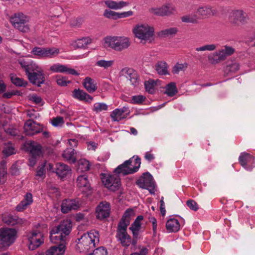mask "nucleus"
Listing matches in <instances>:
<instances>
[{
    "label": "nucleus",
    "mask_w": 255,
    "mask_h": 255,
    "mask_svg": "<svg viewBox=\"0 0 255 255\" xmlns=\"http://www.w3.org/2000/svg\"><path fill=\"white\" fill-rule=\"evenodd\" d=\"M131 160V163H128V165L130 168L131 169H133V170H135L134 169V167L136 166L137 163V166H138V169L139 168L141 162H140V158L136 155H134L130 158H129L128 160Z\"/></svg>",
    "instance_id": "obj_49"
},
{
    "label": "nucleus",
    "mask_w": 255,
    "mask_h": 255,
    "mask_svg": "<svg viewBox=\"0 0 255 255\" xmlns=\"http://www.w3.org/2000/svg\"><path fill=\"white\" fill-rule=\"evenodd\" d=\"M143 220V217L142 215L138 216L134 222L131 224L129 230L131 232L132 235L136 237L141 228V221Z\"/></svg>",
    "instance_id": "obj_28"
},
{
    "label": "nucleus",
    "mask_w": 255,
    "mask_h": 255,
    "mask_svg": "<svg viewBox=\"0 0 255 255\" xmlns=\"http://www.w3.org/2000/svg\"><path fill=\"white\" fill-rule=\"evenodd\" d=\"M104 2L107 7L114 10L121 9L123 7L129 5L128 2L123 0L116 1L113 0H105Z\"/></svg>",
    "instance_id": "obj_23"
},
{
    "label": "nucleus",
    "mask_w": 255,
    "mask_h": 255,
    "mask_svg": "<svg viewBox=\"0 0 255 255\" xmlns=\"http://www.w3.org/2000/svg\"><path fill=\"white\" fill-rule=\"evenodd\" d=\"M90 164L88 160L81 159L78 161V170L80 172H85L90 169Z\"/></svg>",
    "instance_id": "obj_44"
},
{
    "label": "nucleus",
    "mask_w": 255,
    "mask_h": 255,
    "mask_svg": "<svg viewBox=\"0 0 255 255\" xmlns=\"http://www.w3.org/2000/svg\"><path fill=\"white\" fill-rule=\"evenodd\" d=\"M29 99L36 104H40L42 102L41 98L36 94L29 96Z\"/></svg>",
    "instance_id": "obj_61"
},
{
    "label": "nucleus",
    "mask_w": 255,
    "mask_h": 255,
    "mask_svg": "<svg viewBox=\"0 0 255 255\" xmlns=\"http://www.w3.org/2000/svg\"><path fill=\"white\" fill-rule=\"evenodd\" d=\"M83 86L89 93H93L97 88L95 80L89 77L85 79L83 82Z\"/></svg>",
    "instance_id": "obj_33"
},
{
    "label": "nucleus",
    "mask_w": 255,
    "mask_h": 255,
    "mask_svg": "<svg viewBox=\"0 0 255 255\" xmlns=\"http://www.w3.org/2000/svg\"><path fill=\"white\" fill-rule=\"evenodd\" d=\"M2 152L4 155L8 156L15 153V150L11 143H7L5 144Z\"/></svg>",
    "instance_id": "obj_47"
},
{
    "label": "nucleus",
    "mask_w": 255,
    "mask_h": 255,
    "mask_svg": "<svg viewBox=\"0 0 255 255\" xmlns=\"http://www.w3.org/2000/svg\"><path fill=\"white\" fill-rule=\"evenodd\" d=\"M91 43V38L89 37H85L76 40L73 43V45L75 47L79 48H83Z\"/></svg>",
    "instance_id": "obj_37"
},
{
    "label": "nucleus",
    "mask_w": 255,
    "mask_h": 255,
    "mask_svg": "<svg viewBox=\"0 0 255 255\" xmlns=\"http://www.w3.org/2000/svg\"><path fill=\"white\" fill-rule=\"evenodd\" d=\"M156 83L154 80H148L144 83L145 89L150 94H153Z\"/></svg>",
    "instance_id": "obj_50"
},
{
    "label": "nucleus",
    "mask_w": 255,
    "mask_h": 255,
    "mask_svg": "<svg viewBox=\"0 0 255 255\" xmlns=\"http://www.w3.org/2000/svg\"><path fill=\"white\" fill-rule=\"evenodd\" d=\"M102 181L105 187L112 191L119 190L121 185L120 178L117 174H104Z\"/></svg>",
    "instance_id": "obj_7"
},
{
    "label": "nucleus",
    "mask_w": 255,
    "mask_h": 255,
    "mask_svg": "<svg viewBox=\"0 0 255 255\" xmlns=\"http://www.w3.org/2000/svg\"><path fill=\"white\" fill-rule=\"evenodd\" d=\"M15 229L3 228L0 229V248H7L12 245L16 236Z\"/></svg>",
    "instance_id": "obj_5"
},
{
    "label": "nucleus",
    "mask_w": 255,
    "mask_h": 255,
    "mask_svg": "<svg viewBox=\"0 0 255 255\" xmlns=\"http://www.w3.org/2000/svg\"><path fill=\"white\" fill-rule=\"evenodd\" d=\"M176 84L174 82H171L167 84L165 88V93L170 97L174 96L177 93Z\"/></svg>",
    "instance_id": "obj_42"
},
{
    "label": "nucleus",
    "mask_w": 255,
    "mask_h": 255,
    "mask_svg": "<svg viewBox=\"0 0 255 255\" xmlns=\"http://www.w3.org/2000/svg\"><path fill=\"white\" fill-rule=\"evenodd\" d=\"M72 96L75 99L79 101H84L87 102H91L93 98L85 92L83 90L78 89H74L73 91Z\"/></svg>",
    "instance_id": "obj_25"
},
{
    "label": "nucleus",
    "mask_w": 255,
    "mask_h": 255,
    "mask_svg": "<svg viewBox=\"0 0 255 255\" xmlns=\"http://www.w3.org/2000/svg\"><path fill=\"white\" fill-rule=\"evenodd\" d=\"M136 184L139 188L147 189L151 194H154L155 183L149 173H144L136 181Z\"/></svg>",
    "instance_id": "obj_8"
},
{
    "label": "nucleus",
    "mask_w": 255,
    "mask_h": 255,
    "mask_svg": "<svg viewBox=\"0 0 255 255\" xmlns=\"http://www.w3.org/2000/svg\"><path fill=\"white\" fill-rule=\"evenodd\" d=\"M103 15L108 18H110L114 20L118 19V12L112 11L109 9H106L105 10Z\"/></svg>",
    "instance_id": "obj_54"
},
{
    "label": "nucleus",
    "mask_w": 255,
    "mask_h": 255,
    "mask_svg": "<svg viewBox=\"0 0 255 255\" xmlns=\"http://www.w3.org/2000/svg\"><path fill=\"white\" fill-rule=\"evenodd\" d=\"M99 235L98 232L92 230L84 234L78 239L77 247L80 252L87 253L93 250L96 244L99 243Z\"/></svg>",
    "instance_id": "obj_2"
},
{
    "label": "nucleus",
    "mask_w": 255,
    "mask_h": 255,
    "mask_svg": "<svg viewBox=\"0 0 255 255\" xmlns=\"http://www.w3.org/2000/svg\"><path fill=\"white\" fill-rule=\"evenodd\" d=\"M72 228L71 223L68 220H64L51 231L50 239L52 243L60 244L62 242L66 245L65 239L69 234Z\"/></svg>",
    "instance_id": "obj_1"
},
{
    "label": "nucleus",
    "mask_w": 255,
    "mask_h": 255,
    "mask_svg": "<svg viewBox=\"0 0 255 255\" xmlns=\"http://www.w3.org/2000/svg\"><path fill=\"white\" fill-rule=\"evenodd\" d=\"M134 216L135 212L134 210L131 208L128 209L125 212L120 221L118 224V226L128 228V226L130 223L131 220Z\"/></svg>",
    "instance_id": "obj_21"
},
{
    "label": "nucleus",
    "mask_w": 255,
    "mask_h": 255,
    "mask_svg": "<svg viewBox=\"0 0 255 255\" xmlns=\"http://www.w3.org/2000/svg\"><path fill=\"white\" fill-rule=\"evenodd\" d=\"M66 249V245L63 242L57 246L51 247L45 252V255H63Z\"/></svg>",
    "instance_id": "obj_26"
},
{
    "label": "nucleus",
    "mask_w": 255,
    "mask_h": 255,
    "mask_svg": "<svg viewBox=\"0 0 255 255\" xmlns=\"http://www.w3.org/2000/svg\"><path fill=\"white\" fill-rule=\"evenodd\" d=\"M181 19L183 22L197 24L198 23L199 18L196 14H191L182 16Z\"/></svg>",
    "instance_id": "obj_39"
},
{
    "label": "nucleus",
    "mask_w": 255,
    "mask_h": 255,
    "mask_svg": "<svg viewBox=\"0 0 255 255\" xmlns=\"http://www.w3.org/2000/svg\"><path fill=\"white\" fill-rule=\"evenodd\" d=\"M6 162L2 160L0 163V184L5 181V177L7 173Z\"/></svg>",
    "instance_id": "obj_45"
},
{
    "label": "nucleus",
    "mask_w": 255,
    "mask_h": 255,
    "mask_svg": "<svg viewBox=\"0 0 255 255\" xmlns=\"http://www.w3.org/2000/svg\"><path fill=\"white\" fill-rule=\"evenodd\" d=\"M80 205V201L78 198L64 200L61 206V212L63 213H67L71 210H77Z\"/></svg>",
    "instance_id": "obj_15"
},
{
    "label": "nucleus",
    "mask_w": 255,
    "mask_h": 255,
    "mask_svg": "<svg viewBox=\"0 0 255 255\" xmlns=\"http://www.w3.org/2000/svg\"><path fill=\"white\" fill-rule=\"evenodd\" d=\"M50 70L55 73H62L78 76L79 73L75 69L68 67L67 66L61 64H55L50 67Z\"/></svg>",
    "instance_id": "obj_19"
},
{
    "label": "nucleus",
    "mask_w": 255,
    "mask_h": 255,
    "mask_svg": "<svg viewBox=\"0 0 255 255\" xmlns=\"http://www.w3.org/2000/svg\"><path fill=\"white\" fill-rule=\"evenodd\" d=\"M116 237L123 247H128L131 244V237L127 232V228L118 226Z\"/></svg>",
    "instance_id": "obj_12"
},
{
    "label": "nucleus",
    "mask_w": 255,
    "mask_h": 255,
    "mask_svg": "<svg viewBox=\"0 0 255 255\" xmlns=\"http://www.w3.org/2000/svg\"><path fill=\"white\" fill-rule=\"evenodd\" d=\"M219 50L222 54V56L224 60H225L228 56L232 55L235 52L234 48L231 46L227 45L223 46V48Z\"/></svg>",
    "instance_id": "obj_40"
},
{
    "label": "nucleus",
    "mask_w": 255,
    "mask_h": 255,
    "mask_svg": "<svg viewBox=\"0 0 255 255\" xmlns=\"http://www.w3.org/2000/svg\"><path fill=\"white\" fill-rule=\"evenodd\" d=\"M131 160H128L125 161L123 164L119 165L115 169V172L117 174H122L124 175L134 173L138 171L137 163V165L134 167L135 170H133L129 167L128 163H131Z\"/></svg>",
    "instance_id": "obj_20"
},
{
    "label": "nucleus",
    "mask_w": 255,
    "mask_h": 255,
    "mask_svg": "<svg viewBox=\"0 0 255 255\" xmlns=\"http://www.w3.org/2000/svg\"><path fill=\"white\" fill-rule=\"evenodd\" d=\"M177 31L178 30L177 28L171 27L160 31L159 32L158 35V36L162 37H168L175 35L177 32Z\"/></svg>",
    "instance_id": "obj_41"
},
{
    "label": "nucleus",
    "mask_w": 255,
    "mask_h": 255,
    "mask_svg": "<svg viewBox=\"0 0 255 255\" xmlns=\"http://www.w3.org/2000/svg\"><path fill=\"white\" fill-rule=\"evenodd\" d=\"M108 109V105L105 103H97L94 105L93 110L96 113H100L103 111H107Z\"/></svg>",
    "instance_id": "obj_53"
},
{
    "label": "nucleus",
    "mask_w": 255,
    "mask_h": 255,
    "mask_svg": "<svg viewBox=\"0 0 255 255\" xmlns=\"http://www.w3.org/2000/svg\"><path fill=\"white\" fill-rule=\"evenodd\" d=\"M59 49L57 48H44L35 47L31 50V53L40 58H52L57 55Z\"/></svg>",
    "instance_id": "obj_10"
},
{
    "label": "nucleus",
    "mask_w": 255,
    "mask_h": 255,
    "mask_svg": "<svg viewBox=\"0 0 255 255\" xmlns=\"http://www.w3.org/2000/svg\"><path fill=\"white\" fill-rule=\"evenodd\" d=\"M176 9L174 4L171 3H166L159 7H152L149 9V12L158 16H169L174 14Z\"/></svg>",
    "instance_id": "obj_11"
},
{
    "label": "nucleus",
    "mask_w": 255,
    "mask_h": 255,
    "mask_svg": "<svg viewBox=\"0 0 255 255\" xmlns=\"http://www.w3.org/2000/svg\"><path fill=\"white\" fill-rule=\"evenodd\" d=\"M27 237L30 250H34L43 243V235L40 229H33L27 234Z\"/></svg>",
    "instance_id": "obj_6"
},
{
    "label": "nucleus",
    "mask_w": 255,
    "mask_h": 255,
    "mask_svg": "<svg viewBox=\"0 0 255 255\" xmlns=\"http://www.w3.org/2000/svg\"><path fill=\"white\" fill-rule=\"evenodd\" d=\"M148 253V249L145 247L140 249L139 253L135 252L131 253L130 255H146Z\"/></svg>",
    "instance_id": "obj_64"
},
{
    "label": "nucleus",
    "mask_w": 255,
    "mask_h": 255,
    "mask_svg": "<svg viewBox=\"0 0 255 255\" xmlns=\"http://www.w3.org/2000/svg\"><path fill=\"white\" fill-rule=\"evenodd\" d=\"M94 255H107V251L104 247L98 248L94 250Z\"/></svg>",
    "instance_id": "obj_60"
},
{
    "label": "nucleus",
    "mask_w": 255,
    "mask_h": 255,
    "mask_svg": "<svg viewBox=\"0 0 255 255\" xmlns=\"http://www.w3.org/2000/svg\"><path fill=\"white\" fill-rule=\"evenodd\" d=\"M46 162L42 163L40 166L39 167L36 176L39 177H42L45 173V166Z\"/></svg>",
    "instance_id": "obj_59"
},
{
    "label": "nucleus",
    "mask_w": 255,
    "mask_h": 255,
    "mask_svg": "<svg viewBox=\"0 0 255 255\" xmlns=\"http://www.w3.org/2000/svg\"><path fill=\"white\" fill-rule=\"evenodd\" d=\"M187 68V64L184 63H177L173 68L172 73L173 74H177L180 72L184 71Z\"/></svg>",
    "instance_id": "obj_48"
},
{
    "label": "nucleus",
    "mask_w": 255,
    "mask_h": 255,
    "mask_svg": "<svg viewBox=\"0 0 255 255\" xmlns=\"http://www.w3.org/2000/svg\"><path fill=\"white\" fill-rule=\"evenodd\" d=\"M145 97L142 95L133 96L132 97L131 103L134 104H140L145 100Z\"/></svg>",
    "instance_id": "obj_56"
},
{
    "label": "nucleus",
    "mask_w": 255,
    "mask_h": 255,
    "mask_svg": "<svg viewBox=\"0 0 255 255\" xmlns=\"http://www.w3.org/2000/svg\"><path fill=\"white\" fill-rule=\"evenodd\" d=\"M2 221L10 226H13L17 224H22L24 223V220L22 219L18 218L16 216H13L9 214H4L2 215Z\"/></svg>",
    "instance_id": "obj_22"
},
{
    "label": "nucleus",
    "mask_w": 255,
    "mask_h": 255,
    "mask_svg": "<svg viewBox=\"0 0 255 255\" xmlns=\"http://www.w3.org/2000/svg\"><path fill=\"white\" fill-rule=\"evenodd\" d=\"M254 157L250 153L244 152L240 154L239 162L241 165L248 171H251L254 168Z\"/></svg>",
    "instance_id": "obj_14"
},
{
    "label": "nucleus",
    "mask_w": 255,
    "mask_h": 255,
    "mask_svg": "<svg viewBox=\"0 0 255 255\" xmlns=\"http://www.w3.org/2000/svg\"><path fill=\"white\" fill-rule=\"evenodd\" d=\"M56 82L59 86H65L70 82L67 81L65 77H62L61 76H57L56 77Z\"/></svg>",
    "instance_id": "obj_58"
},
{
    "label": "nucleus",
    "mask_w": 255,
    "mask_h": 255,
    "mask_svg": "<svg viewBox=\"0 0 255 255\" xmlns=\"http://www.w3.org/2000/svg\"><path fill=\"white\" fill-rule=\"evenodd\" d=\"M69 166L64 163H58L56 164V173L61 178H64L71 173Z\"/></svg>",
    "instance_id": "obj_24"
},
{
    "label": "nucleus",
    "mask_w": 255,
    "mask_h": 255,
    "mask_svg": "<svg viewBox=\"0 0 255 255\" xmlns=\"http://www.w3.org/2000/svg\"><path fill=\"white\" fill-rule=\"evenodd\" d=\"M217 48V45L215 44H210L203 45L202 46L197 47L195 48L196 51H212L215 50Z\"/></svg>",
    "instance_id": "obj_51"
},
{
    "label": "nucleus",
    "mask_w": 255,
    "mask_h": 255,
    "mask_svg": "<svg viewBox=\"0 0 255 255\" xmlns=\"http://www.w3.org/2000/svg\"><path fill=\"white\" fill-rule=\"evenodd\" d=\"M133 14V12L131 10H129L128 11H125L122 12H118V19L128 17L130 16H132Z\"/></svg>",
    "instance_id": "obj_62"
},
{
    "label": "nucleus",
    "mask_w": 255,
    "mask_h": 255,
    "mask_svg": "<svg viewBox=\"0 0 255 255\" xmlns=\"http://www.w3.org/2000/svg\"><path fill=\"white\" fill-rule=\"evenodd\" d=\"M77 185L78 187L82 190L83 192H86L90 190V185L86 175H80L77 179Z\"/></svg>",
    "instance_id": "obj_29"
},
{
    "label": "nucleus",
    "mask_w": 255,
    "mask_h": 255,
    "mask_svg": "<svg viewBox=\"0 0 255 255\" xmlns=\"http://www.w3.org/2000/svg\"><path fill=\"white\" fill-rule=\"evenodd\" d=\"M155 68L159 75H169L168 70V66L165 61H158L155 65Z\"/></svg>",
    "instance_id": "obj_32"
},
{
    "label": "nucleus",
    "mask_w": 255,
    "mask_h": 255,
    "mask_svg": "<svg viewBox=\"0 0 255 255\" xmlns=\"http://www.w3.org/2000/svg\"><path fill=\"white\" fill-rule=\"evenodd\" d=\"M28 20V17L22 13L14 14L10 19L14 27L22 32H26L28 30L29 27L27 25Z\"/></svg>",
    "instance_id": "obj_9"
},
{
    "label": "nucleus",
    "mask_w": 255,
    "mask_h": 255,
    "mask_svg": "<svg viewBox=\"0 0 255 255\" xmlns=\"http://www.w3.org/2000/svg\"><path fill=\"white\" fill-rule=\"evenodd\" d=\"M26 69H28V71L31 70L32 72H39V71H43L42 68L35 63L31 64L29 67L26 68Z\"/></svg>",
    "instance_id": "obj_63"
},
{
    "label": "nucleus",
    "mask_w": 255,
    "mask_h": 255,
    "mask_svg": "<svg viewBox=\"0 0 255 255\" xmlns=\"http://www.w3.org/2000/svg\"><path fill=\"white\" fill-rule=\"evenodd\" d=\"M62 157L66 160L71 163H75L76 157L75 155L74 149L73 148H67L64 150Z\"/></svg>",
    "instance_id": "obj_35"
},
{
    "label": "nucleus",
    "mask_w": 255,
    "mask_h": 255,
    "mask_svg": "<svg viewBox=\"0 0 255 255\" xmlns=\"http://www.w3.org/2000/svg\"><path fill=\"white\" fill-rule=\"evenodd\" d=\"M23 128L25 134L27 135H32L42 130V127L40 125L31 120L25 123Z\"/></svg>",
    "instance_id": "obj_16"
},
{
    "label": "nucleus",
    "mask_w": 255,
    "mask_h": 255,
    "mask_svg": "<svg viewBox=\"0 0 255 255\" xmlns=\"http://www.w3.org/2000/svg\"><path fill=\"white\" fill-rule=\"evenodd\" d=\"M229 19L232 23L245 24L247 22L248 15L242 10H234L230 13Z\"/></svg>",
    "instance_id": "obj_13"
},
{
    "label": "nucleus",
    "mask_w": 255,
    "mask_h": 255,
    "mask_svg": "<svg viewBox=\"0 0 255 255\" xmlns=\"http://www.w3.org/2000/svg\"><path fill=\"white\" fill-rule=\"evenodd\" d=\"M110 205L107 202H101L97 207L96 213L97 218L100 220L107 218L110 213Z\"/></svg>",
    "instance_id": "obj_18"
},
{
    "label": "nucleus",
    "mask_w": 255,
    "mask_h": 255,
    "mask_svg": "<svg viewBox=\"0 0 255 255\" xmlns=\"http://www.w3.org/2000/svg\"><path fill=\"white\" fill-rule=\"evenodd\" d=\"M52 125L55 127H62L64 124L63 118L62 117H56L53 118L51 121Z\"/></svg>",
    "instance_id": "obj_55"
},
{
    "label": "nucleus",
    "mask_w": 255,
    "mask_h": 255,
    "mask_svg": "<svg viewBox=\"0 0 255 255\" xmlns=\"http://www.w3.org/2000/svg\"><path fill=\"white\" fill-rule=\"evenodd\" d=\"M30 153L32 155L37 156L41 153V146L37 143L32 142L30 145Z\"/></svg>",
    "instance_id": "obj_46"
},
{
    "label": "nucleus",
    "mask_w": 255,
    "mask_h": 255,
    "mask_svg": "<svg viewBox=\"0 0 255 255\" xmlns=\"http://www.w3.org/2000/svg\"><path fill=\"white\" fill-rule=\"evenodd\" d=\"M127 78L129 80L131 85L136 86L139 84V79L137 73L133 69H128L127 71Z\"/></svg>",
    "instance_id": "obj_36"
},
{
    "label": "nucleus",
    "mask_w": 255,
    "mask_h": 255,
    "mask_svg": "<svg viewBox=\"0 0 255 255\" xmlns=\"http://www.w3.org/2000/svg\"><path fill=\"white\" fill-rule=\"evenodd\" d=\"M166 228L168 232H177L180 228L178 220L174 218L168 219L166 223Z\"/></svg>",
    "instance_id": "obj_30"
},
{
    "label": "nucleus",
    "mask_w": 255,
    "mask_h": 255,
    "mask_svg": "<svg viewBox=\"0 0 255 255\" xmlns=\"http://www.w3.org/2000/svg\"><path fill=\"white\" fill-rule=\"evenodd\" d=\"M128 111V109L123 107L121 109H116L111 114V117L112 121L114 122H119L120 121L126 118L127 114L125 113Z\"/></svg>",
    "instance_id": "obj_27"
},
{
    "label": "nucleus",
    "mask_w": 255,
    "mask_h": 255,
    "mask_svg": "<svg viewBox=\"0 0 255 255\" xmlns=\"http://www.w3.org/2000/svg\"><path fill=\"white\" fill-rule=\"evenodd\" d=\"M114 60H106L105 59H100L98 60L95 65L99 67L103 68L105 69L111 68L114 64Z\"/></svg>",
    "instance_id": "obj_38"
},
{
    "label": "nucleus",
    "mask_w": 255,
    "mask_h": 255,
    "mask_svg": "<svg viewBox=\"0 0 255 255\" xmlns=\"http://www.w3.org/2000/svg\"><path fill=\"white\" fill-rule=\"evenodd\" d=\"M11 81L13 84L17 86H25L27 84V82L22 79L14 75L11 76Z\"/></svg>",
    "instance_id": "obj_52"
},
{
    "label": "nucleus",
    "mask_w": 255,
    "mask_h": 255,
    "mask_svg": "<svg viewBox=\"0 0 255 255\" xmlns=\"http://www.w3.org/2000/svg\"><path fill=\"white\" fill-rule=\"evenodd\" d=\"M26 74L29 81L38 87L43 84L45 81L43 71L30 72L28 69H26Z\"/></svg>",
    "instance_id": "obj_17"
},
{
    "label": "nucleus",
    "mask_w": 255,
    "mask_h": 255,
    "mask_svg": "<svg viewBox=\"0 0 255 255\" xmlns=\"http://www.w3.org/2000/svg\"><path fill=\"white\" fill-rule=\"evenodd\" d=\"M132 32L135 37L141 41H147L153 38L154 28L146 23H139L134 26Z\"/></svg>",
    "instance_id": "obj_3"
},
{
    "label": "nucleus",
    "mask_w": 255,
    "mask_h": 255,
    "mask_svg": "<svg viewBox=\"0 0 255 255\" xmlns=\"http://www.w3.org/2000/svg\"><path fill=\"white\" fill-rule=\"evenodd\" d=\"M196 13L198 15L204 18L211 14L212 13V9L210 7L202 6L197 9Z\"/></svg>",
    "instance_id": "obj_43"
},
{
    "label": "nucleus",
    "mask_w": 255,
    "mask_h": 255,
    "mask_svg": "<svg viewBox=\"0 0 255 255\" xmlns=\"http://www.w3.org/2000/svg\"><path fill=\"white\" fill-rule=\"evenodd\" d=\"M33 202L32 195L30 193H27L20 203L16 207V210L18 212L22 211Z\"/></svg>",
    "instance_id": "obj_31"
},
{
    "label": "nucleus",
    "mask_w": 255,
    "mask_h": 255,
    "mask_svg": "<svg viewBox=\"0 0 255 255\" xmlns=\"http://www.w3.org/2000/svg\"><path fill=\"white\" fill-rule=\"evenodd\" d=\"M186 205L190 209L194 211H196L199 208L197 203L193 200L190 199L187 200Z\"/></svg>",
    "instance_id": "obj_57"
},
{
    "label": "nucleus",
    "mask_w": 255,
    "mask_h": 255,
    "mask_svg": "<svg viewBox=\"0 0 255 255\" xmlns=\"http://www.w3.org/2000/svg\"><path fill=\"white\" fill-rule=\"evenodd\" d=\"M208 59L209 63L212 64H216L224 61L220 50L210 53Z\"/></svg>",
    "instance_id": "obj_34"
},
{
    "label": "nucleus",
    "mask_w": 255,
    "mask_h": 255,
    "mask_svg": "<svg viewBox=\"0 0 255 255\" xmlns=\"http://www.w3.org/2000/svg\"><path fill=\"white\" fill-rule=\"evenodd\" d=\"M105 43L113 50L121 52L130 45L129 38L126 36H110L105 38Z\"/></svg>",
    "instance_id": "obj_4"
}]
</instances>
